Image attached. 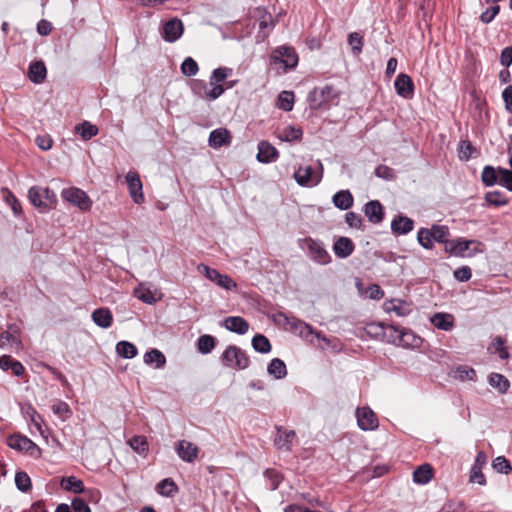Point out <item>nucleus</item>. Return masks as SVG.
Here are the masks:
<instances>
[{
	"label": "nucleus",
	"instance_id": "60",
	"mask_svg": "<svg viewBox=\"0 0 512 512\" xmlns=\"http://www.w3.org/2000/svg\"><path fill=\"white\" fill-rule=\"evenodd\" d=\"M309 106L312 110L321 108L325 103L320 98L319 91L317 88L313 89L308 95Z\"/></svg>",
	"mask_w": 512,
	"mask_h": 512
},
{
	"label": "nucleus",
	"instance_id": "52",
	"mask_svg": "<svg viewBox=\"0 0 512 512\" xmlns=\"http://www.w3.org/2000/svg\"><path fill=\"white\" fill-rule=\"evenodd\" d=\"M199 67L197 62L191 58L187 57L181 65V71L185 76H194L198 73Z\"/></svg>",
	"mask_w": 512,
	"mask_h": 512
},
{
	"label": "nucleus",
	"instance_id": "57",
	"mask_svg": "<svg viewBox=\"0 0 512 512\" xmlns=\"http://www.w3.org/2000/svg\"><path fill=\"white\" fill-rule=\"evenodd\" d=\"M52 411L63 421L66 420L71 414L69 405L63 401H58L57 403L53 404Z\"/></svg>",
	"mask_w": 512,
	"mask_h": 512
},
{
	"label": "nucleus",
	"instance_id": "18",
	"mask_svg": "<svg viewBox=\"0 0 512 512\" xmlns=\"http://www.w3.org/2000/svg\"><path fill=\"white\" fill-rule=\"evenodd\" d=\"M224 327L234 333L243 335L249 329V323L240 316H229L223 321Z\"/></svg>",
	"mask_w": 512,
	"mask_h": 512
},
{
	"label": "nucleus",
	"instance_id": "29",
	"mask_svg": "<svg viewBox=\"0 0 512 512\" xmlns=\"http://www.w3.org/2000/svg\"><path fill=\"white\" fill-rule=\"evenodd\" d=\"M267 372L275 379H283L287 375L286 365L281 359L274 358L268 364Z\"/></svg>",
	"mask_w": 512,
	"mask_h": 512
},
{
	"label": "nucleus",
	"instance_id": "19",
	"mask_svg": "<svg viewBox=\"0 0 512 512\" xmlns=\"http://www.w3.org/2000/svg\"><path fill=\"white\" fill-rule=\"evenodd\" d=\"M414 228V221L407 217L398 215L391 222V230L398 235L407 234Z\"/></svg>",
	"mask_w": 512,
	"mask_h": 512
},
{
	"label": "nucleus",
	"instance_id": "53",
	"mask_svg": "<svg viewBox=\"0 0 512 512\" xmlns=\"http://www.w3.org/2000/svg\"><path fill=\"white\" fill-rule=\"evenodd\" d=\"M295 332H298L301 337L308 339L309 336L313 335V329L309 324L301 320H293L292 328Z\"/></svg>",
	"mask_w": 512,
	"mask_h": 512
},
{
	"label": "nucleus",
	"instance_id": "33",
	"mask_svg": "<svg viewBox=\"0 0 512 512\" xmlns=\"http://www.w3.org/2000/svg\"><path fill=\"white\" fill-rule=\"evenodd\" d=\"M116 352L119 356L125 359H132L137 355L138 350L133 343L128 341H120L116 344Z\"/></svg>",
	"mask_w": 512,
	"mask_h": 512
},
{
	"label": "nucleus",
	"instance_id": "43",
	"mask_svg": "<svg viewBox=\"0 0 512 512\" xmlns=\"http://www.w3.org/2000/svg\"><path fill=\"white\" fill-rule=\"evenodd\" d=\"M128 444L140 455H146L148 451V442L144 436H134L128 441Z\"/></svg>",
	"mask_w": 512,
	"mask_h": 512
},
{
	"label": "nucleus",
	"instance_id": "12",
	"mask_svg": "<svg viewBox=\"0 0 512 512\" xmlns=\"http://www.w3.org/2000/svg\"><path fill=\"white\" fill-rule=\"evenodd\" d=\"M126 182L130 197L136 204H141L144 201V195L142 192V182L139 175L136 172L129 171L126 175Z\"/></svg>",
	"mask_w": 512,
	"mask_h": 512
},
{
	"label": "nucleus",
	"instance_id": "26",
	"mask_svg": "<svg viewBox=\"0 0 512 512\" xmlns=\"http://www.w3.org/2000/svg\"><path fill=\"white\" fill-rule=\"evenodd\" d=\"M333 204L340 210H348L353 205V196L349 190H340L332 198Z\"/></svg>",
	"mask_w": 512,
	"mask_h": 512
},
{
	"label": "nucleus",
	"instance_id": "2",
	"mask_svg": "<svg viewBox=\"0 0 512 512\" xmlns=\"http://www.w3.org/2000/svg\"><path fill=\"white\" fill-rule=\"evenodd\" d=\"M298 63V56L291 47H278L270 56V64L276 67H282L283 72L294 68Z\"/></svg>",
	"mask_w": 512,
	"mask_h": 512
},
{
	"label": "nucleus",
	"instance_id": "23",
	"mask_svg": "<svg viewBox=\"0 0 512 512\" xmlns=\"http://www.w3.org/2000/svg\"><path fill=\"white\" fill-rule=\"evenodd\" d=\"M93 322L101 328H109L113 323V315L108 308H97L92 312Z\"/></svg>",
	"mask_w": 512,
	"mask_h": 512
},
{
	"label": "nucleus",
	"instance_id": "5",
	"mask_svg": "<svg viewBox=\"0 0 512 512\" xmlns=\"http://www.w3.org/2000/svg\"><path fill=\"white\" fill-rule=\"evenodd\" d=\"M61 197L63 200L69 202L70 204L78 207L81 211H88L92 207V200L80 188L70 187L65 188L61 192Z\"/></svg>",
	"mask_w": 512,
	"mask_h": 512
},
{
	"label": "nucleus",
	"instance_id": "46",
	"mask_svg": "<svg viewBox=\"0 0 512 512\" xmlns=\"http://www.w3.org/2000/svg\"><path fill=\"white\" fill-rule=\"evenodd\" d=\"M497 170L492 166H485L483 168L481 179L485 186L490 187L497 183Z\"/></svg>",
	"mask_w": 512,
	"mask_h": 512
},
{
	"label": "nucleus",
	"instance_id": "14",
	"mask_svg": "<svg viewBox=\"0 0 512 512\" xmlns=\"http://www.w3.org/2000/svg\"><path fill=\"white\" fill-rule=\"evenodd\" d=\"M176 452L185 462H193L198 456V447L190 441L181 440L177 443Z\"/></svg>",
	"mask_w": 512,
	"mask_h": 512
},
{
	"label": "nucleus",
	"instance_id": "39",
	"mask_svg": "<svg viewBox=\"0 0 512 512\" xmlns=\"http://www.w3.org/2000/svg\"><path fill=\"white\" fill-rule=\"evenodd\" d=\"M489 384L493 388L498 389L500 393H505L510 387L508 379L499 373H493L490 375Z\"/></svg>",
	"mask_w": 512,
	"mask_h": 512
},
{
	"label": "nucleus",
	"instance_id": "13",
	"mask_svg": "<svg viewBox=\"0 0 512 512\" xmlns=\"http://www.w3.org/2000/svg\"><path fill=\"white\" fill-rule=\"evenodd\" d=\"M201 267H203V270L205 271V276L212 282L217 283L218 286L227 290H232L237 287V284L228 275H223L218 270L206 265H201Z\"/></svg>",
	"mask_w": 512,
	"mask_h": 512
},
{
	"label": "nucleus",
	"instance_id": "44",
	"mask_svg": "<svg viewBox=\"0 0 512 512\" xmlns=\"http://www.w3.org/2000/svg\"><path fill=\"white\" fill-rule=\"evenodd\" d=\"M15 485L20 491L28 492L32 487L29 475L24 471H18L15 474Z\"/></svg>",
	"mask_w": 512,
	"mask_h": 512
},
{
	"label": "nucleus",
	"instance_id": "38",
	"mask_svg": "<svg viewBox=\"0 0 512 512\" xmlns=\"http://www.w3.org/2000/svg\"><path fill=\"white\" fill-rule=\"evenodd\" d=\"M485 200L489 205L495 207L505 206L509 203V199L505 196V194L498 190L487 192L485 195Z\"/></svg>",
	"mask_w": 512,
	"mask_h": 512
},
{
	"label": "nucleus",
	"instance_id": "31",
	"mask_svg": "<svg viewBox=\"0 0 512 512\" xmlns=\"http://www.w3.org/2000/svg\"><path fill=\"white\" fill-rule=\"evenodd\" d=\"M156 491L162 496L173 497L178 492V487L171 478H166L156 485Z\"/></svg>",
	"mask_w": 512,
	"mask_h": 512
},
{
	"label": "nucleus",
	"instance_id": "27",
	"mask_svg": "<svg viewBox=\"0 0 512 512\" xmlns=\"http://www.w3.org/2000/svg\"><path fill=\"white\" fill-rule=\"evenodd\" d=\"M431 323L438 329L450 331L454 326V317L447 313H436L431 317Z\"/></svg>",
	"mask_w": 512,
	"mask_h": 512
},
{
	"label": "nucleus",
	"instance_id": "15",
	"mask_svg": "<svg viewBox=\"0 0 512 512\" xmlns=\"http://www.w3.org/2000/svg\"><path fill=\"white\" fill-rule=\"evenodd\" d=\"M364 213L373 224H379L384 219V209L378 200H371L364 206Z\"/></svg>",
	"mask_w": 512,
	"mask_h": 512
},
{
	"label": "nucleus",
	"instance_id": "32",
	"mask_svg": "<svg viewBox=\"0 0 512 512\" xmlns=\"http://www.w3.org/2000/svg\"><path fill=\"white\" fill-rule=\"evenodd\" d=\"M471 243L472 241L470 240L456 239L449 241L446 245V249L453 255L463 256L464 252L469 249Z\"/></svg>",
	"mask_w": 512,
	"mask_h": 512
},
{
	"label": "nucleus",
	"instance_id": "4",
	"mask_svg": "<svg viewBox=\"0 0 512 512\" xmlns=\"http://www.w3.org/2000/svg\"><path fill=\"white\" fill-rule=\"evenodd\" d=\"M222 362L225 366L235 369H246L249 366V357L239 347L230 345L222 354Z\"/></svg>",
	"mask_w": 512,
	"mask_h": 512
},
{
	"label": "nucleus",
	"instance_id": "54",
	"mask_svg": "<svg viewBox=\"0 0 512 512\" xmlns=\"http://www.w3.org/2000/svg\"><path fill=\"white\" fill-rule=\"evenodd\" d=\"M497 172L499 174L498 183L501 186L505 187L507 190L512 192V174H511V171L506 169V168L499 167L497 169Z\"/></svg>",
	"mask_w": 512,
	"mask_h": 512
},
{
	"label": "nucleus",
	"instance_id": "40",
	"mask_svg": "<svg viewBox=\"0 0 512 512\" xmlns=\"http://www.w3.org/2000/svg\"><path fill=\"white\" fill-rule=\"evenodd\" d=\"M216 345V340L211 335H202L198 338L197 349L202 354L210 353Z\"/></svg>",
	"mask_w": 512,
	"mask_h": 512
},
{
	"label": "nucleus",
	"instance_id": "10",
	"mask_svg": "<svg viewBox=\"0 0 512 512\" xmlns=\"http://www.w3.org/2000/svg\"><path fill=\"white\" fill-rule=\"evenodd\" d=\"M357 424L361 430H374L378 427V419L375 413L368 407L357 408Z\"/></svg>",
	"mask_w": 512,
	"mask_h": 512
},
{
	"label": "nucleus",
	"instance_id": "42",
	"mask_svg": "<svg viewBox=\"0 0 512 512\" xmlns=\"http://www.w3.org/2000/svg\"><path fill=\"white\" fill-rule=\"evenodd\" d=\"M294 93L292 91H282L278 96L277 105L283 111L289 112L293 109Z\"/></svg>",
	"mask_w": 512,
	"mask_h": 512
},
{
	"label": "nucleus",
	"instance_id": "21",
	"mask_svg": "<svg viewBox=\"0 0 512 512\" xmlns=\"http://www.w3.org/2000/svg\"><path fill=\"white\" fill-rule=\"evenodd\" d=\"M230 142V132L225 128L215 129L209 135V145L212 148H220L224 145L230 144Z\"/></svg>",
	"mask_w": 512,
	"mask_h": 512
},
{
	"label": "nucleus",
	"instance_id": "61",
	"mask_svg": "<svg viewBox=\"0 0 512 512\" xmlns=\"http://www.w3.org/2000/svg\"><path fill=\"white\" fill-rule=\"evenodd\" d=\"M500 11V7L498 5H495V6H491L489 8H487L481 15H480V20L485 23V24H488L490 22H492V20L495 18V16L499 13Z\"/></svg>",
	"mask_w": 512,
	"mask_h": 512
},
{
	"label": "nucleus",
	"instance_id": "55",
	"mask_svg": "<svg viewBox=\"0 0 512 512\" xmlns=\"http://www.w3.org/2000/svg\"><path fill=\"white\" fill-rule=\"evenodd\" d=\"M348 43L351 45V49L354 55L361 53L363 47V37L358 32L349 34Z\"/></svg>",
	"mask_w": 512,
	"mask_h": 512
},
{
	"label": "nucleus",
	"instance_id": "36",
	"mask_svg": "<svg viewBox=\"0 0 512 512\" xmlns=\"http://www.w3.org/2000/svg\"><path fill=\"white\" fill-rule=\"evenodd\" d=\"M303 131L301 128L288 126L282 129L278 135L281 141L291 142L300 140L302 138Z\"/></svg>",
	"mask_w": 512,
	"mask_h": 512
},
{
	"label": "nucleus",
	"instance_id": "28",
	"mask_svg": "<svg viewBox=\"0 0 512 512\" xmlns=\"http://www.w3.org/2000/svg\"><path fill=\"white\" fill-rule=\"evenodd\" d=\"M433 477V468L430 464H423L413 472V481L417 484H427Z\"/></svg>",
	"mask_w": 512,
	"mask_h": 512
},
{
	"label": "nucleus",
	"instance_id": "48",
	"mask_svg": "<svg viewBox=\"0 0 512 512\" xmlns=\"http://www.w3.org/2000/svg\"><path fill=\"white\" fill-rule=\"evenodd\" d=\"M431 233H433V239L440 243L448 244L449 229L444 225H433L431 227Z\"/></svg>",
	"mask_w": 512,
	"mask_h": 512
},
{
	"label": "nucleus",
	"instance_id": "34",
	"mask_svg": "<svg viewBox=\"0 0 512 512\" xmlns=\"http://www.w3.org/2000/svg\"><path fill=\"white\" fill-rule=\"evenodd\" d=\"M28 199L34 207L40 209L41 212H46L45 205H44L45 201H43L44 198L42 197V188L41 187L32 186L28 191Z\"/></svg>",
	"mask_w": 512,
	"mask_h": 512
},
{
	"label": "nucleus",
	"instance_id": "49",
	"mask_svg": "<svg viewBox=\"0 0 512 512\" xmlns=\"http://www.w3.org/2000/svg\"><path fill=\"white\" fill-rule=\"evenodd\" d=\"M492 467L502 474H509L512 471L510 462L504 456L496 457L492 462Z\"/></svg>",
	"mask_w": 512,
	"mask_h": 512
},
{
	"label": "nucleus",
	"instance_id": "35",
	"mask_svg": "<svg viewBox=\"0 0 512 512\" xmlns=\"http://www.w3.org/2000/svg\"><path fill=\"white\" fill-rule=\"evenodd\" d=\"M77 134L81 136L83 140H89L98 134V128L96 125L91 124L88 121H84L75 127Z\"/></svg>",
	"mask_w": 512,
	"mask_h": 512
},
{
	"label": "nucleus",
	"instance_id": "37",
	"mask_svg": "<svg viewBox=\"0 0 512 512\" xmlns=\"http://www.w3.org/2000/svg\"><path fill=\"white\" fill-rule=\"evenodd\" d=\"M251 344L253 349L259 353L266 354L271 351V344L269 339L262 334H256L252 338Z\"/></svg>",
	"mask_w": 512,
	"mask_h": 512
},
{
	"label": "nucleus",
	"instance_id": "30",
	"mask_svg": "<svg viewBox=\"0 0 512 512\" xmlns=\"http://www.w3.org/2000/svg\"><path fill=\"white\" fill-rule=\"evenodd\" d=\"M144 363L147 365L155 364V368L159 369L164 367L166 358L164 354L158 349H151L144 355Z\"/></svg>",
	"mask_w": 512,
	"mask_h": 512
},
{
	"label": "nucleus",
	"instance_id": "1",
	"mask_svg": "<svg viewBox=\"0 0 512 512\" xmlns=\"http://www.w3.org/2000/svg\"><path fill=\"white\" fill-rule=\"evenodd\" d=\"M369 333H373L376 337H385L387 330L391 332V335L389 336L388 341L390 342H396L397 340L399 343L403 346H417L420 342V338L416 337L411 331H405V330H399L398 328L389 325V326H383V325H369Z\"/></svg>",
	"mask_w": 512,
	"mask_h": 512
},
{
	"label": "nucleus",
	"instance_id": "20",
	"mask_svg": "<svg viewBox=\"0 0 512 512\" xmlns=\"http://www.w3.org/2000/svg\"><path fill=\"white\" fill-rule=\"evenodd\" d=\"M278 158V151L274 146L266 141L258 145L257 160L262 163H270Z\"/></svg>",
	"mask_w": 512,
	"mask_h": 512
},
{
	"label": "nucleus",
	"instance_id": "51",
	"mask_svg": "<svg viewBox=\"0 0 512 512\" xmlns=\"http://www.w3.org/2000/svg\"><path fill=\"white\" fill-rule=\"evenodd\" d=\"M459 158L461 160L468 161L472 158L473 154L476 152L475 148L471 144L470 141L463 140L459 143Z\"/></svg>",
	"mask_w": 512,
	"mask_h": 512
},
{
	"label": "nucleus",
	"instance_id": "58",
	"mask_svg": "<svg viewBox=\"0 0 512 512\" xmlns=\"http://www.w3.org/2000/svg\"><path fill=\"white\" fill-rule=\"evenodd\" d=\"M375 175L379 178H382L384 180H393L395 178V173H394V170L392 168H390L389 166H386V165H378L376 168H375Z\"/></svg>",
	"mask_w": 512,
	"mask_h": 512
},
{
	"label": "nucleus",
	"instance_id": "24",
	"mask_svg": "<svg viewBox=\"0 0 512 512\" xmlns=\"http://www.w3.org/2000/svg\"><path fill=\"white\" fill-rule=\"evenodd\" d=\"M47 75V69L43 61H35L29 65L28 77L35 84L42 83Z\"/></svg>",
	"mask_w": 512,
	"mask_h": 512
},
{
	"label": "nucleus",
	"instance_id": "63",
	"mask_svg": "<svg viewBox=\"0 0 512 512\" xmlns=\"http://www.w3.org/2000/svg\"><path fill=\"white\" fill-rule=\"evenodd\" d=\"M71 506L74 512H92L83 498L76 497L72 500Z\"/></svg>",
	"mask_w": 512,
	"mask_h": 512
},
{
	"label": "nucleus",
	"instance_id": "11",
	"mask_svg": "<svg viewBox=\"0 0 512 512\" xmlns=\"http://www.w3.org/2000/svg\"><path fill=\"white\" fill-rule=\"evenodd\" d=\"M184 31L183 23L178 18L168 20L162 29V37L166 42L172 43L178 40Z\"/></svg>",
	"mask_w": 512,
	"mask_h": 512
},
{
	"label": "nucleus",
	"instance_id": "41",
	"mask_svg": "<svg viewBox=\"0 0 512 512\" xmlns=\"http://www.w3.org/2000/svg\"><path fill=\"white\" fill-rule=\"evenodd\" d=\"M492 349H494V352L498 353L502 360H507L510 357V354L505 347V340L500 336L495 337L491 342L488 350L491 351Z\"/></svg>",
	"mask_w": 512,
	"mask_h": 512
},
{
	"label": "nucleus",
	"instance_id": "25",
	"mask_svg": "<svg viewBox=\"0 0 512 512\" xmlns=\"http://www.w3.org/2000/svg\"><path fill=\"white\" fill-rule=\"evenodd\" d=\"M62 489L75 494L85 493V486L81 479L75 476L63 477L60 481Z\"/></svg>",
	"mask_w": 512,
	"mask_h": 512
},
{
	"label": "nucleus",
	"instance_id": "7",
	"mask_svg": "<svg viewBox=\"0 0 512 512\" xmlns=\"http://www.w3.org/2000/svg\"><path fill=\"white\" fill-rule=\"evenodd\" d=\"M305 246L308 250L309 257L316 263L325 265L331 260L330 255L324 248L322 242L307 238L304 240Z\"/></svg>",
	"mask_w": 512,
	"mask_h": 512
},
{
	"label": "nucleus",
	"instance_id": "50",
	"mask_svg": "<svg viewBox=\"0 0 512 512\" xmlns=\"http://www.w3.org/2000/svg\"><path fill=\"white\" fill-rule=\"evenodd\" d=\"M191 90L199 98L207 99L208 87L204 80L194 79L191 82Z\"/></svg>",
	"mask_w": 512,
	"mask_h": 512
},
{
	"label": "nucleus",
	"instance_id": "16",
	"mask_svg": "<svg viewBox=\"0 0 512 512\" xmlns=\"http://www.w3.org/2000/svg\"><path fill=\"white\" fill-rule=\"evenodd\" d=\"M394 86L398 95L404 98H411L414 91V84L410 76L401 73L396 77Z\"/></svg>",
	"mask_w": 512,
	"mask_h": 512
},
{
	"label": "nucleus",
	"instance_id": "6",
	"mask_svg": "<svg viewBox=\"0 0 512 512\" xmlns=\"http://www.w3.org/2000/svg\"><path fill=\"white\" fill-rule=\"evenodd\" d=\"M7 444L10 448L24 451L33 458H39L41 456V449L28 437L19 434L11 435Z\"/></svg>",
	"mask_w": 512,
	"mask_h": 512
},
{
	"label": "nucleus",
	"instance_id": "3",
	"mask_svg": "<svg viewBox=\"0 0 512 512\" xmlns=\"http://www.w3.org/2000/svg\"><path fill=\"white\" fill-rule=\"evenodd\" d=\"M318 171H314L311 166H301L294 173V179L298 185L303 187L317 186L323 177V165L320 160L317 161Z\"/></svg>",
	"mask_w": 512,
	"mask_h": 512
},
{
	"label": "nucleus",
	"instance_id": "56",
	"mask_svg": "<svg viewBox=\"0 0 512 512\" xmlns=\"http://www.w3.org/2000/svg\"><path fill=\"white\" fill-rule=\"evenodd\" d=\"M42 197L44 198L43 201H45V211H49L55 208L57 203V197L52 189L48 187L42 188Z\"/></svg>",
	"mask_w": 512,
	"mask_h": 512
},
{
	"label": "nucleus",
	"instance_id": "9",
	"mask_svg": "<svg viewBox=\"0 0 512 512\" xmlns=\"http://www.w3.org/2000/svg\"><path fill=\"white\" fill-rule=\"evenodd\" d=\"M21 345L20 332L17 326L11 325L0 333V347L4 350H17Z\"/></svg>",
	"mask_w": 512,
	"mask_h": 512
},
{
	"label": "nucleus",
	"instance_id": "17",
	"mask_svg": "<svg viewBox=\"0 0 512 512\" xmlns=\"http://www.w3.org/2000/svg\"><path fill=\"white\" fill-rule=\"evenodd\" d=\"M295 437L296 433L294 430H288L280 426L277 427V436L274 439V444L278 449L290 451Z\"/></svg>",
	"mask_w": 512,
	"mask_h": 512
},
{
	"label": "nucleus",
	"instance_id": "22",
	"mask_svg": "<svg viewBox=\"0 0 512 512\" xmlns=\"http://www.w3.org/2000/svg\"><path fill=\"white\" fill-rule=\"evenodd\" d=\"M354 248V243L347 237H339L333 246L334 253L339 258H347L353 253Z\"/></svg>",
	"mask_w": 512,
	"mask_h": 512
},
{
	"label": "nucleus",
	"instance_id": "64",
	"mask_svg": "<svg viewBox=\"0 0 512 512\" xmlns=\"http://www.w3.org/2000/svg\"><path fill=\"white\" fill-rule=\"evenodd\" d=\"M500 64L508 68L512 64V46L505 47L500 54Z\"/></svg>",
	"mask_w": 512,
	"mask_h": 512
},
{
	"label": "nucleus",
	"instance_id": "8",
	"mask_svg": "<svg viewBox=\"0 0 512 512\" xmlns=\"http://www.w3.org/2000/svg\"><path fill=\"white\" fill-rule=\"evenodd\" d=\"M487 463V455L484 451H479L476 455L475 461L470 469L469 483L478 484L485 486L487 481L484 473L482 472L483 467Z\"/></svg>",
	"mask_w": 512,
	"mask_h": 512
},
{
	"label": "nucleus",
	"instance_id": "45",
	"mask_svg": "<svg viewBox=\"0 0 512 512\" xmlns=\"http://www.w3.org/2000/svg\"><path fill=\"white\" fill-rule=\"evenodd\" d=\"M232 73L231 68L219 67L212 71L210 76V85L221 84Z\"/></svg>",
	"mask_w": 512,
	"mask_h": 512
},
{
	"label": "nucleus",
	"instance_id": "47",
	"mask_svg": "<svg viewBox=\"0 0 512 512\" xmlns=\"http://www.w3.org/2000/svg\"><path fill=\"white\" fill-rule=\"evenodd\" d=\"M417 240L419 244L425 249H431L433 247V233L431 229L421 228L417 234Z\"/></svg>",
	"mask_w": 512,
	"mask_h": 512
},
{
	"label": "nucleus",
	"instance_id": "62",
	"mask_svg": "<svg viewBox=\"0 0 512 512\" xmlns=\"http://www.w3.org/2000/svg\"><path fill=\"white\" fill-rule=\"evenodd\" d=\"M502 99L506 111L512 113V84L502 91Z\"/></svg>",
	"mask_w": 512,
	"mask_h": 512
},
{
	"label": "nucleus",
	"instance_id": "59",
	"mask_svg": "<svg viewBox=\"0 0 512 512\" xmlns=\"http://www.w3.org/2000/svg\"><path fill=\"white\" fill-rule=\"evenodd\" d=\"M384 305H385V309L387 311H389V312L393 311L398 316H405V315L408 314V310L404 307V302L403 301H398V303L395 304V301L391 300L390 302H387Z\"/></svg>",
	"mask_w": 512,
	"mask_h": 512
}]
</instances>
